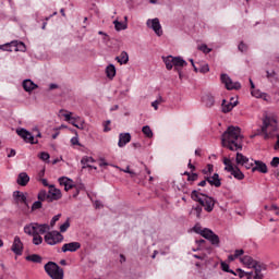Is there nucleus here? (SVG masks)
Here are the masks:
<instances>
[{
    "label": "nucleus",
    "instance_id": "29",
    "mask_svg": "<svg viewBox=\"0 0 279 279\" xmlns=\"http://www.w3.org/2000/svg\"><path fill=\"white\" fill-rule=\"evenodd\" d=\"M233 276H239V278H245V276L247 277V279H252L253 272H245L243 269L238 268Z\"/></svg>",
    "mask_w": 279,
    "mask_h": 279
},
{
    "label": "nucleus",
    "instance_id": "3",
    "mask_svg": "<svg viewBox=\"0 0 279 279\" xmlns=\"http://www.w3.org/2000/svg\"><path fill=\"white\" fill-rule=\"evenodd\" d=\"M44 269L51 279H64V270L54 262H48Z\"/></svg>",
    "mask_w": 279,
    "mask_h": 279
},
{
    "label": "nucleus",
    "instance_id": "19",
    "mask_svg": "<svg viewBox=\"0 0 279 279\" xmlns=\"http://www.w3.org/2000/svg\"><path fill=\"white\" fill-rule=\"evenodd\" d=\"M90 162H95V159L93 157L84 156L81 159V165H83L82 169H97V167L92 166Z\"/></svg>",
    "mask_w": 279,
    "mask_h": 279
},
{
    "label": "nucleus",
    "instance_id": "9",
    "mask_svg": "<svg viewBox=\"0 0 279 279\" xmlns=\"http://www.w3.org/2000/svg\"><path fill=\"white\" fill-rule=\"evenodd\" d=\"M146 25L147 27H150L157 36H162V26L160 25V20H158V17L147 20Z\"/></svg>",
    "mask_w": 279,
    "mask_h": 279
},
{
    "label": "nucleus",
    "instance_id": "59",
    "mask_svg": "<svg viewBox=\"0 0 279 279\" xmlns=\"http://www.w3.org/2000/svg\"><path fill=\"white\" fill-rule=\"evenodd\" d=\"M124 173H130V175H132V178H134V175H136V173H134V171L130 170V167H128V168L124 170Z\"/></svg>",
    "mask_w": 279,
    "mask_h": 279
},
{
    "label": "nucleus",
    "instance_id": "36",
    "mask_svg": "<svg viewBox=\"0 0 279 279\" xmlns=\"http://www.w3.org/2000/svg\"><path fill=\"white\" fill-rule=\"evenodd\" d=\"M142 132L147 138L154 137V132L151 131V128H149V125L143 126Z\"/></svg>",
    "mask_w": 279,
    "mask_h": 279
},
{
    "label": "nucleus",
    "instance_id": "53",
    "mask_svg": "<svg viewBox=\"0 0 279 279\" xmlns=\"http://www.w3.org/2000/svg\"><path fill=\"white\" fill-rule=\"evenodd\" d=\"M208 71H210V68L208 66V64H204L199 69V73H208Z\"/></svg>",
    "mask_w": 279,
    "mask_h": 279
},
{
    "label": "nucleus",
    "instance_id": "26",
    "mask_svg": "<svg viewBox=\"0 0 279 279\" xmlns=\"http://www.w3.org/2000/svg\"><path fill=\"white\" fill-rule=\"evenodd\" d=\"M106 75H107L108 80H114V77L117 75V68H114V64H109L106 68Z\"/></svg>",
    "mask_w": 279,
    "mask_h": 279
},
{
    "label": "nucleus",
    "instance_id": "6",
    "mask_svg": "<svg viewBox=\"0 0 279 279\" xmlns=\"http://www.w3.org/2000/svg\"><path fill=\"white\" fill-rule=\"evenodd\" d=\"M44 239L48 245H58V243H62V241H64V235L58 231H51L48 232Z\"/></svg>",
    "mask_w": 279,
    "mask_h": 279
},
{
    "label": "nucleus",
    "instance_id": "37",
    "mask_svg": "<svg viewBox=\"0 0 279 279\" xmlns=\"http://www.w3.org/2000/svg\"><path fill=\"white\" fill-rule=\"evenodd\" d=\"M11 45H14L16 47L15 51H25L26 49L25 44H23V41H13L11 43Z\"/></svg>",
    "mask_w": 279,
    "mask_h": 279
},
{
    "label": "nucleus",
    "instance_id": "28",
    "mask_svg": "<svg viewBox=\"0 0 279 279\" xmlns=\"http://www.w3.org/2000/svg\"><path fill=\"white\" fill-rule=\"evenodd\" d=\"M25 260H27L28 263H37V264H40L43 263V256L38 255V254H31V255H27L25 257Z\"/></svg>",
    "mask_w": 279,
    "mask_h": 279
},
{
    "label": "nucleus",
    "instance_id": "23",
    "mask_svg": "<svg viewBox=\"0 0 279 279\" xmlns=\"http://www.w3.org/2000/svg\"><path fill=\"white\" fill-rule=\"evenodd\" d=\"M202 99L203 104H205L207 108H213V106H215V96H211L210 94H205Z\"/></svg>",
    "mask_w": 279,
    "mask_h": 279
},
{
    "label": "nucleus",
    "instance_id": "13",
    "mask_svg": "<svg viewBox=\"0 0 279 279\" xmlns=\"http://www.w3.org/2000/svg\"><path fill=\"white\" fill-rule=\"evenodd\" d=\"M11 250L16 254V256H21L23 254V242L21 241V238H14Z\"/></svg>",
    "mask_w": 279,
    "mask_h": 279
},
{
    "label": "nucleus",
    "instance_id": "14",
    "mask_svg": "<svg viewBox=\"0 0 279 279\" xmlns=\"http://www.w3.org/2000/svg\"><path fill=\"white\" fill-rule=\"evenodd\" d=\"M82 247L80 242H70L62 245V252H77Z\"/></svg>",
    "mask_w": 279,
    "mask_h": 279
},
{
    "label": "nucleus",
    "instance_id": "62",
    "mask_svg": "<svg viewBox=\"0 0 279 279\" xmlns=\"http://www.w3.org/2000/svg\"><path fill=\"white\" fill-rule=\"evenodd\" d=\"M184 66H179V70H174L177 73H179V78L182 80L183 75H182V69Z\"/></svg>",
    "mask_w": 279,
    "mask_h": 279
},
{
    "label": "nucleus",
    "instance_id": "27",
    "mask_svg": "<svg viewBox=\"0 0 279 279\" xmlns=\"http://www.w3.org/2000/svg\"><path fill=\"white\" fill-rule=\"evenodd\" d=\"M116 60L119 64H128V62H130V56L128 52L122 51L119 57H116Z\"/></svg>",
    "mask_w": 279,
    "mask_h": 279
},
{
    "label": "nucleus",
    "instance_id": "7",
    "mask_svg": "<svg viewBox=\"0 0 279 279\" xmlns=\"http://www.w3.org/2000/svg\"><path fill=\"white\" fill-rule=\"evenodd\" d=\"M220 80L225 84L227 90H239L241 88V83L232 82V78L228 74H221Z\"/></svg>",
    "mask_w": 279,
    "mask_h": 279
},
{
    "label": "nucleus",
    "instance_id": "25",
    "mask_svg": "<svg viewBox=\"0 0 279 279\" xmlns=\"http://www.w3.org/2000/svg\"><path fill=\"white\" fill-rule=\"evenodd\" d=\"M229 173H231V175H233L235 180H243L245 178V174H243L241 169H239V167L236 166L233 167L232 170L229 171Z\"/></svg>",
    "mask_w": 279,
    "mask_h": 279
},
{
    "label": "nucleus",
    "instance_id": "46",
    "mask_svg": "<svg viewBox=\"0 0 279 279\" xmlns=\"http://www.w3.org/2000/svg\"><path fill=\"white\" fill-rule=\"evenodd\" d=\"M39 158L40 160H44V162H47V160H49L50 158L49 153H45V151L40 153Z\"/></svg>",
    "mask_w": 279,
    "mask_h": 279
},
{
    "label": "nucleus",
    "instance_id": "22",
    "mask_svg": "<svg viewBox=\"0 0 279 279\" xmlns=\"http://www.w3.org/2000/svg\"><path fill=\"white\" fill-rule=\"evenodd\" d=\"M236 106V101L234 102H228L226 99L222 100L221 108L222 112L225 114H228V112H231V110Z\"/></svg>",
    "mask_w": 279,
    "mask_h": 279
},
{
    "label": "nucleus",
    "instance_id": "5",
    "mask_svg": "<svg viewBox=\"0 0 279 279\" xmlns=\"http://www.w3.org/2000/svg\"><path fill=\"white\" fill-rule=\"evenodd\" d=\"M49 230H51V227L47 223L40 225L37 222H33L24 227L25 234H34L36 232L38 234H45L46 232H49Z\"/></svg>",
    "mask_w": 279,
    "mask_h": 279
},
{
    "label": "nucleus",
    "instance_id": "54",
    "mask_svg": "<svg viewBox=\"0 0 279 279\" xmlns=\"http://www.w3.org/2000/svg\"><path fill=\"white\" fill-rule=\"evenodd\" d=\"M73 180H70L68 184H65L64 191H71L73 189Z\"/></svg>",
    "mask_w": 279,
    "mask_h": 279
},
{
    "label": "nucleus",
    "instance_id": "60",
    "mask_svg": "<svg viewBox=\"0 0 279 279\" xmlns=\"http://www.w3.org/2000/svg\"><path fill=\"white\" fill-rule=\"evenodd\" d=\"M99 36H105L104 40H109L108 34L104 33L102 31L98 32Z\"/></svg>",
    "mask_w": 279,
    "mask_h": 279
},
{
    "label": "nucleus",
    "instance_id": "21",
    "mask_svg": "<svg viewBox=\"0 0 279 279\" xmlns=\"http://www.w3.org/2000/svg\"><path fill=\"white\" fill-rule=\"evenodd\" d=\"M17 184H20V186H27V184L29 183V175H27L26 172H21L17 177Z\"/></svg>",
    "mask_w": 279,
    "mask_h": 279
},
{
    "label": "nucleus",
    "instance_id": "47",
    "mask_svg": "<svg viewBox=\"0 0 279 279\" xmlns=\"http://www.w3.org/2000/svg\"><path fill=\"white\" fill-rule=\"evenodd\" d=\"M199 178L197 173H191L189 174L187 182H196V180Z\"/></svg>",
    "mask_w": 279,
    "mask_h": 279
},
{
    "label": "nucleus",
    "instance_id": "58",
    "mask_svg": "<svg viewBox=\"0 0 279 279\" xmlns=\"http://www.w3.org/2000/svg\"><path fill=\"white\" fill-rule=\"evenodd\" d=\"M71 144L72 145H80V140L77 137H72L71 138Z\"/></svg>",
    "mask_w": 279,
    "mask_h": 279
},
{
    "label": "nucleus",
    "instance_id": "18",
    "mask_svg": "<svg viewBox=\"0 0 279 279\" xmlns=\"http://www.w3.org/2000/svg\"><path fill=\"white\" fill-rule=\"evenodd\" d=\"M255 167L252 168V171H259V173H267V165L260 160H255Z\"/></svg>",
    "mask_w": 279,
    "mask_h": 279
},
{
    "label": "nucleus",
    "instance_id": "30",
    "mask_svg": "<svg viewBox=\"0 0 279 279\" xmlns=\"http://www.w3.org/2000/svg\"><path fill=\"white\" fill-rule=\"evenodd\" d=\"M29 236H33V243L34 245H40L43 243V236H40V233L35 232V233H26Z\"/></svg>",
    "mask_w": 279,
    "mask_h": 279
},
{
    "label": "nucleus",
    "instance_id": "43",
    "mask_svg": "<svg viewBox=\"0 0 279 279\" xmlns=\"http://www.w3.org/2000/svg\"><path fill=\"white\" fill-rule=\"evenodd\" d=\"M199 51H203V53H210V51H213V49L208 48L207 45L203 44L198 47Z\"/></svg>",
    "mask_w": 279,
    "mask_h": 279
},
{
    "label": "nucleus",
    "instance_id": "17",
    "mask_svg": "<svg viewBox=\"0 0 279 279\" xmlns=\"http://www.w3.org/2000/svg\"><path fill=\"white\" fill-rule=\"evenodd\" d=\"M130 141H132V135H130V133H121L119 135L118 147H125Z\"/></svg>",
    "mask_w": 279,
    "mask_h": 279
},
{
    "label": "nucleus",
    "instance_id": "38",
    "mask_svg": "<svg viewBox=\"0 0 279 279\" xmlns=\"http://www.w3.org/2000/svg\"><path fill=\"white\" fill-rule=\"evenodd\" d=\"M71 125H73L74 128H77V130H84L86 123L85 122H81V123H77V121L75 120H71L70 121Z\"/></svg>",
    "mask_w": 279,
    "mask_h": 279
},
{
    "label": "nucleus",
    "instance_id": "57",
    "mask_svg": "<svg viewBox=\"0 0 279 279\" xmlns=\"http://www.w3.org/2000/svg\"><path fill=\"white\" fill-rule=\"evenodd\" d=\"M213 171H214L213 165H207V171L204 170V173H213Z\"/></svg>",
    "mask_w": 279,
    "mask_h": 279
},
{
    "label": "nucleus",
    "instance_id": "20",
    "mask_svg": "<svg viewBox=\"0 0 279 279\" xmlns=\"http://www.w3.org/2000/svg\"><path fill=\"white\" fill-rule=\"evenodd\" d=\"M22 86L26 93H32V90H36V88H38L36 83H34L32 80L23 81Z\"/></svg>",
    "mask_w": 279,
    "mask_h": 279
},
{
    "label": "nucleus",
    "instance_id": "4",
    "mask_svg": "<svg viewBox=\"0 0 279 279\" xmlns=\"http://www.w3.org/2000/svg\"><path fill=\"white\" fill-rule=\"evenodd\" d=\"M166 69L168 71H171L174 66V71H180V66H186V61L182 59L181 57H173V56H168L162 58Z\"/></svg>",
    "mask_w": 279,
    "mask_h": 279
},
{
    "label": "nucleus",
    "instance_id": "35",
    "mask_svg": "<svg viewBox=\"0 0 279 279\" xmlns=\"http://www.w3.org/2000/svg\"><path fill=\"white\" fill-rule=\"evenodd\" d=\"M37 199L39 202H49V193L47 191H40L37 195Z\"/></svg>",
    "mask_w": 279,
    "mask_h": 279
},
{
    "label": "nucleus",
    "instance_id": "10",
    "mask_svg": "<svg viewBox=\"0 0 279 279\" xmlns=\"http://www.w3.org/2000/svg\"><path fill=\"white\" fill-rule=\"evenodd\" d=\"M251 269H254V276H253L254 279H263L264 278L263 271L267 269V266L265 264L255 262V264H253Z\"/></svg>",
    "mask_w": 279,
    "mask_h": 279
},
{
    "label": "nucleus",
    "instance_id": "2",
    "mask_svg": "<svg viewBox=\"0 0 279 279\" xmlns=\"http://www.w3.org/2000/svg\"><path fill=\"white\" fill-rule=\"evenodd\" d=\"M191 198L194 202H197L201 206H203L204 210L206 213H213L215 210V205L217 204V201L214 199L211 196H208L206 194L199 193V191H192Z\"/></svg>",
    "mask_w": 279,
    "mask_h": 279
},
{
    "label": "nucleus",
    "instance_id": "34",
    "mask_svg": "<svg viewBox=\"0 0 279 279\" xmlns=\"http://www.w3.org/2000/svg\"><path fill=\"white\" fill-rule=\"evenodd\" d=\"M223 165H225V171H232V169L234 168V166L232 165V160H230V158L225 157L223 158Z\"/></svg>",
    "mask_w": 279,
    "mask_h": 279
},
{
    "label": "nucleus",
    "instance_id": "64",
    "mask_svg": "<svg viewBox=\"0 0 279 279\" xmlns=\"http://www.w3.org/2000/svg\"><path fill=\"white\" fill-rule=\"evenodd\" d=\"M208 182V180H206V177H205V180L201 181L198 183V186H206V183Z\"/></svg>",
    "mask_w": 279,
    "mask_h": 279
},
{
    "label": "nucleus",
    "instance_id": "8",
    "mask_svg": "<svg viewBox=\"0 0 279 279\" xmlns=\"http://www.w3.org/2000/svg\"><path fill=\"white\" fill-rule=\"evenodd\" d=\"M17 136H21L25 143H31V145H38V140H34V135L29 133V131L25 129H17L16 130Z\"/></svg>",
    "mask_w": 279,
    "mask_h": 279
},
{
    "label": "nucleus",
    "instance_id": "41",
    "mask_svg": "<svg viewBox=\"0 0 279 279\" xmlns=\"http://www.w3.org/2000/svg\"><path fill=\"white\" fill-rule=\"evenodd\" d=\"M71 228V222L66 220L63 225L60 226V232H66Z\"/></svg>",
    "mask_w": 279,
    "mask_h": 279
},
{
    "label": "nucleus",
    "instance_id": "52",
    "mask_svg": "<svg viewBox=\"0 0 279 279\" xmlns=\"http://www.w3.org/2000/svg\"><path fill=\"white\" fill-rule=\"evenodd\" d=\"M244 254H245V251H243V248H241V250H235L233 256L235 258H239V256H243Z\"/></svg>",
    "mask_w": 279,
    "mask_h": 279
},
{
    "label": "nucleus",
    "instance_id": "61",
    "mask_svg": "<svg viewBox=\"0 0 279 279\" xmlns=\"http://www.w3.org/2000/svg\"><path fill=\"white\" fill-rule=\"evenodd\" d=\"M14 156H16V150L11 149L9 155H8V158H14Z\"/></svg>",
    "mask_w": 279,
    "mask_h": 279
},
{
    "label": "nucleus",
    "instance_id": "50",
    "mask_svg": "<svg viewBox=\"0 0 279 279\" xmlns=\"http://www.w3.org/2000/svg\"><path fill=\"white\" fill-rule=\"evenodd\" d=\"M270 166L274 167L275 169L279 167V157H274L272 160L270 161Z\"/></svg>",
    "mask_w": 279,
    "mask_h": 279
},
{
    "label": "nucleus",
    "instance_id": "32",
    "mask_svg": "<svg viewBox=\"0 0 279 279\" xmlns=\"http://www.w3.org/2000/svg\"><path fill=\"white\" fill-rule=\"evenodd\" d=\"M235 162L236 165H241V167H243V163L247 162V157L241 153H236Z\"/></svg>",
    "mask_w": 279,
    "mask_h": 279
},
{
    "label": "nucleus",
    "instance_id": "44",
    "mask_svg": "<svg viewBox=\"0 0 279 279\" xmlns=\"http://www.w3.org/2000/svg\"><path fill=\"white\" fill-rule=\"evenodd\" d=\"M70 180H71V179H69V178H66V177H61V178H59V184H60L61 186H64V187H65Z\"/></svg>",
    "mask_w": 279,
    "mask_h": 279
},
{
    "label": "nucleus",
    "instance_id": "31",
    "mask_svg": "<svg viewBox=\"0 0 279 279\" xmlns=\"http://www.w3.org/2000/svg\"><path fill=\"white\" fill-rule=\"evenodd\" d=\"M203 209L204 207L201 204H198L192 208V215H195L197 219H202Z\"/></svg>",
    "mask_w": 279,
    "mask_h": 279
},
{
    "label": "nucleus",
    "instance_id": "39",
    "mask_svg": "<svg viewBox=\"0 0 279 279\" xmlns=\"http://www.w3.org/2000/svg\"><path fill=\"white\" fill-rule=\"evenodd\" d=\"M221 269L227 274H234V270L230 269V265H228L226 262L221 263Z\"/></svg>",
    "mask_w": 279,
    "mask_h": 279
},
{
    "label": "nucleus",
    "instance_id": "24",
    "mask_svg": "<svg viewBox=\"0 0 279 279\" xmlns=\"http://www.w3.org/2000/svg\"><path fill=\"white\" fill-rule=\"evenodd\" d=\"M240 260L250 269H252V267L256 265V260H254V258H252V256L250 255L243 256Z\"/></svg>",
    "mask_w": 279,
    "mask_h": 279
},
{
    "label": "nucleus",
    "instance_id": "40",
    "mask_svg": "<svg viewBox=\"0 0 279 279\" xmlns=\"http://www.w3.org/2000/svg\"><path fill=\"white\" fill-rule=\"evenodd\" d=\"M194 232H196V234H202L204 236V232L206 231V229H203L201 225H195L193 228Z\"/></svg>",
    "mask_w": 279,
    "mask_h": 279
},
{
    "label": "nucleus",
    "instance_id": "12",
    "mask_svg": "<svg viewBox=\"0 0 279 279\" xmlns=\"http://www.w3.org/2000/svg\"><path fill=\"white\" fill-rule=\"evenodd\" d=\"M203 236L210 241L211 245H219V235L215 234L213 230L205 229Z\"/></svg>",
    "mask_w": 279,
    "mask_h": 279
},
{
    "label": "nucleus",
    "instance_id": "49",
    "mask_svg": "<svg viewBox=\"0 0 279 279\" xmlns=\"http://www.w3.org/2000/svg\"><path fill=\"white\" fill-rule=\"evenodd\" d=\"M242 167H245V169H252L254 167V162L250 161V158H247Z\"/></svg>",
    "mask_w": 279,
    "mask_h": 279
},
{
    "label": "nucleus",
    "instance_id": "48",
    "mask_svg": "<svg viewBox=\"0 0 279 279\" xmlns=\"http://www.w3.org/2000/svg\"><path fill=\"white\" fill-rule=\"evenodd\" d=\"M72 116H73V112L65 111V113H63L65 121H68L69 123H70V121H73Z\"/></svg>",
    "mask_w": 279,
    "mask_h": 279
},
{
    "label": "nucleus",
    "instance_id": "45",
    "mask_svg": "<svg viewBox=\"0 0 279 279\" xmlns=\"http://www.w3.org/2000/svg\"><path fill=\"white\" fill-rule=\"evenodd\" d=\"M40 208H43V203L40 201H36L33 206H32V210H40Z\"/></svg>",
    "mask_w": 279,
    "mask_h": 279
},
{
    "label": "nucleus",
    "instance_id": "55",
    "mask_svg": "<svg viewBox=\"0 0 279 279\" xmlns=\"http://www.w3.org/2000/svg\"><path fill=\"white\" fill-rule=\"evenodd\" d=\"M72 121H76L78 124H80V123H84V119H82V118L78 117V116L72 117Z\"/></svg>",
    "mask_w": 279,
    "mask_h": 279
},
{
    "label": "nucleus",
    "instance_id": "42",
    "mask_svg": "<svg viewBox=\"0 0 279 279\" xmlns=\"http://www.w3.org/2000/svg\"><path fill=\"white\" fill-rule=\"evenodd\" d=\"M61 217H62L61 214H58L54 217H52V219L50 221V228H53V226H56V223H58V221H60Z\"/></svg>",
    "mask_w": 279,
    "mask_h": 279
},
{
    "label": "nucleus",
    "instance_id": "11",
    "mask_svg": "<svg viewBox=\"0 0 279 279\" xmlns=\"http://www.w3.org/2000/svg\"><path fill=\"white\" fill-rule=\"evenodd\" d=\"M58 199H62V192L56 186L49 185L48 202H58Z\"/></svg>",
    "mask_w": 279,
    "mask_h": 279
},
{
    "label": "nucleus",
    "instance_id": "56",
    "mask_svg": "<svg viewBox=\"0 0 279 279\" xmlns=\"http://www.w3.org/2000/svg\"><path fill=\"white\" fill-rule=\"evenodd\" d=\"M104 125V132H110V128H108V125H110V120L106 121Z\"/></svg>",
    "mask_w": 279,
    "mask_h": 279
},
{
    "label": "nucleus",
    "instance_id": "51",
    "mask_svg": "<svg viewBox=\"0 0 279 279\" xmlns=\"http://www.w3.org/2000/svg\"><path fill=\"white\" fill-rule=\"evenodd\" d=\"M239 51H241L242 53L247 51V45L243 44V41L240 43V45L238 46Z\"/></svg>",
    "mask_w": 279,
    "mask_h": 279
},
{
    "label": "nucleus",
    "instance_id": "63",
    "mask_svg": "<svg viewBox=\"0 0 279 279\" xmlns=\"http://www.w3.org/2000/svg\"><path fill=\"white\" fill-rule=\"evenodd\" d=\"M99 167H108V162H106L104 159H100Z\"/></svg>",
    "mask_w": 279,
    "mask_h": 279
},
{
    "label": "nucleus",
    "instance_id": "1",
    "mask_svg": "<svg viewBox=\"0 0 279 279\" xmlns=\"http://www.w3.org/2000/svg\"><path fill=\"white\" fill-rule=\"evenodd\" d=\"M243 136L241 135V129L239 126H229L222 134L221 145L227 147L230 151H239L243 149Z\"/></svg>",
    "mask_w": 279,
    "mask_h": 279
},
{
    "label": "nucleus",
    "instance_id": "15",
    "mask_svg": "<svg viewBox=\"0 0 279 279\" xmlns=\"http://www.w3.org/2000/svg\"><path fill=\"white\" fill-rule=\"evenodd\" d=\"M16 204H25L26 208H29V203L27 202V196L21 191H15L13 193Z\"/></svg>",
    "mask_w": 279,
    "mask_h": 279
},
{
    "label": "nucleus",
    "instance_id": "16",
    "mask_svg": "<svg viewBox=\"0 0 279 279\" xmlns=\"http://www.w3.org/2000/svg\"><path fill=\"white\" fill-rule=\"evenodd\" d=\"M206 180L210 186H216V189L221 186V179L219 178L218 173H214L213 177H206Z\"/></svg>",
    "mask_w": 279,
    "mask_h": 279
},
{
    "label": "nucleus",
    "instance_id": "33",
    "mask_svg": "<svg viewBox=\"0 0 279 279\" xmlns=\"http://www.w3.org/2000/svg\"><path fill=\"white\" fill-rule=\"evenodd\" d=\"M113 25H114L117 32H121L123 29H128V23L126 22L123 23V22H119V21L116 20L113 22Z\"/></svg>",
    "mask_w": 279,
    "mask_h": 279
}]
</instances>
